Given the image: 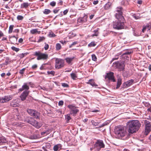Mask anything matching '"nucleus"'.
Listing matches in <instances>:
<instances>
[{
	"label": "nucleus",
	"mask_w": 151,
	"mask_h": 151,
	"mask_svg": "<svg viewBox=\"0 0 151 151\" xmlns=\"http://www.w3.org/2000/svg\"><path fill=\"white\" fill-rule=\"evenodd\" d=\"M51 147V145L50 143H47L46 144L45 147L49 149Z\"/></svg>",
	"instance_id": "50"
},
{
	"label": "nucleus",
	"mask_w": 151,
	"mask_h": 151,
	"mask_svg": "<svg viewBox=\"0 0 151 151\" xmlns=\"http://www.w3.org/2000/svg\"><path fill=\"white\" fill-rule=\"evenodd\" d=\"M64 61L63 60L60 59H56L55 60V68L58 69L61 68L64 66Z\"/></svg>",
	"instance_id": "7"
},
{
	"label": "nucleus",
	"mask_w": 151,
	"mask_h": 151,
	"mask_svg": "<svg viewBox=\"0 0 151 151\" xmlns=\"http://www.w3.org/2000/svg\"><path fill=\"white\" fill-rule=\"evenodd\" d=\"M96 45L94 42H92L88 45V46L89 47H94L96 46Z\"/></svg>",
	"instance_id": "36"
},
{
	"label": "nucleus",
	"mask_w": 151,
	"mask_h": 151,
	"mask_svg": "<svg viewBox=\"0 0 151 151\" xmlns=\"http://www.w3.org/2000/svg\"><path fill=\"white\" fill-rule=\"evenodd\" d=\"M134 81L133 79H130L127 82L124 83L123 85V88H127V87L130 86L133 83Z\"/></svg>",
	"instance_id": "15"
},
{
	"label": "nucleus",
	"mask_w": 151,
	"mask_h": 151,
	"mask_svg": "<svg viewBox=\"0 0 151 151\" xmlns=\"http://www.w3.org/2000/svg\"><path fill=\"white\" fill-rule=\"evenodd\" d=\"M60 42H61L63 45H64V44H66V42L65 41H63V40L60 41Z\"/></svg>",
	"instance_id": "63"
},
{
	"label": "nucleus",
	"mask_w": 151,
	"mask_h": 151,
	"mask_svg": "<svg viewBox=\"0 0 151 151\" xmlns=\"http://www.w3.org/2000/svg\"><path fill=\"white\" fill-rule=\"evenodd\" d=\"M64 104L63 101H60L58 102L59 106H62Z\"/></svg>",
	"instance_id": "51"
},
{
	"label": "nucleus",
	"mask_w": 151,
	"mask_h": 151,
	"mask_svg": "<svg viewBox=\"0 0 151 151\" xmlns=\"http://www.w3.org/2000/svg\"><path fill=\"white\" fill-rule=\"evenodd\" d=\"M37 67V65L36 64H35L33 65L32 67V68L33 69H35Z\"/></svg>",
	"instance_id": "52"
},
{
	"label": "nucleus",
	"mask_w": 151,
	"mask_h": 151,
	"mask_svg": "<svg viewBox=\"0 0 151 151\" xmlns=\"http://www.w3.org/2000/svg\"><path fill=\"white\" fill-rule=\"evenodd\" d=\"M133 17L135 19H137L140 18V17L139 16H136L135 14H133L132 15Z\"/></svg>",
	"instance_id": "53"
},
{
	"label": "nucleus",
	"mask_w": 151,
	"mask_h": 151,
	"mask_svg": "<svg viewBox=\"0 0 151 151\" xmlns=\"http://www.w3.org/2000/svg\"><path fill=\"white\" fill-rule=\"evenodd\" d=\"M5 63H6V65H7L10 62L9 58V57H6V59Z\"/></svg>",
	"instance_id": "43"
},
{
	"label": "nucleus",
	"mask_w": 151,
	"mask_h": 151,
	"mask_svg": "<svg viewBox=\"0 0 151 151\" xmlns=\"http://www.w3.org/2000/svg\"><path fill=\"white\" fill-rule=\"evenodd\" d=\"M129 4L128 0H123L121 2V4L124 5H127Z\"/></svg>",
	"instance_id": "32"
},
{
	"label": "nucleus",
	"mask_w": 151,
	"mask_h": 151,
	"mask_svg": "<svg viewBox=\"0 0 151 151\" xmlns=\"http://www.w3.org/2000/svg\"><path fill=\"white\" fill-rule=\"evenodd\" d=\"M14 25H11L9 26V30L8 31V32L10 34L12 32V30L13 29V27H14Z\"/></svg>",
	"instance_id": "29"
},
{
	"label": "nucleus",
	"mask_w": 151,
	"mask_h": 151,
	"mask_svg": "<svg viewBox=\"0 0 151 151\" xmlns=\"http://www.w3.org/2000/svg\"><path fill=\"white\" fill-rule=\"evenodd\" d=\"M34 55L37 56V59L38 60H46L48 58V55L47 54L42 53L39 51L35 52Z\"/></svg>",
	"instance_id": "4"
},
{
	"label": "nucleus",
	"mask_w": 151,
	"mask_h": 151,
	"mask_svg": "<svg viewBox=\"0 0 151 151\" xmlns=\"http://www.w3.org/2000/svg\"><path fill=\"white\" fill-rule=\"evenodd\" d=\"M70 76L71 78L74 80H76L77 78V72L72 73L70 74Z\"/></svg>",
	"instance_id": "23"
},
{
	"label": "nucleus",
	"mask_w": 151,
	"mask_h": 151,
	"mask_svg": "<svg viewBox=\"0 0 151 151\" xmlns=\"http://www.w3.org/2000/svg\"><path fill=\"white\" fill-rule=\"evenodd\" d=\"M6 140L4 138L1 137H0V143H5L6 142Z\"/></svg>",
	"instance_id": "33"
},
{
	"label": "nucleus",
	"mask_w": 151,
	"mask_h": 151,
	"mask_svg": "<svg viewBox=\"0 0 151 151\" xmlns=\"http://www.w3.org/2000/svg\"><path fill=\"white\" fill-rule=\"evenodd\" d=\"M123 10L121 7H118L115 11V17L117 19L113 22V28L118 30L124 28L125 19L123 15Z\"/></svg>",
	"instance_id": "1"
},
{
	"label": "nucleus",
	"mask_w": 151,
	"mask_h": 151,
	"mask_svg": "<svg viewBox=\"0 0 151 151\" xmlns=\"http://www.w3.org/2000/svg\"><path fill=\"white\" fill-rule=\"evenodd\" d=\"M68 108L70 109V114H72L73 116H75L79 110L76 109V107L72 105H69L68 106Z\"/></svg>",
	"instance_id": "8"
},
{
	"label": "nucleus",
	"mask_w": 151,
	"mask_h": 151,
	"mask_svg": "<svg viewBox=\"0 0 151 151\" xmlns=\"http://www.w3.org/2000/svg\"><path fill=\"white\" fill-rule=\"evenodd\" d=\"M111 3L110 2H108L104 6V8L105 10L109 9L111 7Z\"/></svg>",
	"instance_id": "22"
},
{
	"label": "nucleus",
	"mask_w": 151,
	"mask_h": 151,
	"mask_svg": "<svg viewBox=\"0 0 151 151\" xmlns=\"http://www.w3.org/2000/svg\"><path fill=\"white\" fill-rule=\"evenodd\" d=\"M132 52L131 51L130 52H125V53H124L123 54V55H130V54H131Z\"/></svg>",
	"instance_id": "55"
},
{
	"label": "nucleus",
	"mask_w": 151,
	"mask_h": 151,
	"mask_svg": "<svg viewBox=\"0 0 151 151\" xmlns=\"http://www.w3.org/2000/svg\"><path fill=\"white\" fill-rule=\"evenodd\" d=\"M13 51H15L16 52H18L19 51L20 49L19 48H17L13 46L11 47Z\"/></svg>",
	"instance_id": "37"
},
{
	"label": "nucleus",
	"mask_w": 151,
	"mask_h": 151,
	"mask_svg": "<svg viewBox=\"0 0 151 151\" xmlns=\"http://www.w3.org/2000/svg\"><path fill=\"white\" fill-rule=\"evenodd\" d=\"M45 45L44 46V48L45 50H48L49 48V46L48 44L46 43H45Z\"/></svg>",
	"instance_id": "48"
},
{
	"label": "nucleus",
	"mask_w": 151,
	"mask_h": 151,
	"mask_svg": "<svg viewBox=\"0 0 151 151\" xmlns=\"http://www.w3.org/2000/svg\"><path fill=\"white\" fill-rule=\"evenodd\" d=\"M23 18L24 17L22 16L19 15H18L17 17V19L19 20H22L23 19Z\"/></svg>",
	"instance_id": "41"
},
{
	"label": "nucleus",
	"mask_w": 151,
	"mask_h": 151,
	"mask_svg": "<svg viewBox=\"0 0 151 151\" xmlns=\"http://www.w3.org/2000/svg\"><path fill=\"white\" fill-rule=\"evenodd\" d=\"M29 89V86L27 85L26 83H24V85L22 86L21 88L19 89V91H22L24 90L27 91Z\"/></svg>",
	"instance_id": "18"
},
{
	"label": "nucleus",
	"mask_w": 151,
	"mask_h": 151,
	"mask_svg": "<svg viewBox=\"0 0 151 151\" xmlns=\"http://www.w3.org/2000/svg\"><path fill=\"white\" fill-rule=\"evenodd\" d=\"M99 28H97L96 30H95L93 32H94V34H93L92 35V36H97L99 35V32L98 31L99 30Z\"/></svg>",
	"instance_id": "27"
},
{
	"label": "nucleus",
	"mask_w": 151,
	"mask_h": 151,
	"mask_svg": "<svg viewBox=\"0 0 151 151\" xmlns=\"http://www.w3.org/2000/svg\"><path fill=\"white\" fill-rule=\"evenodd\" d=\"M151 24L149 23V24H147V25L145 27V28L146 29H147L148 30L150 29L151 28Z\"/></svg>",
	"instance_id": "42"
},
{
	"label": "nucleus",
	"mask_w": 151,
	"mask_h": 151,
	"mask_svg": "<svg viewBox=\"0 0 151 151\" xmlns=\"http://www.w3.org/2000/svg\"><path fill=\"white\" fill-rule=\"evenodd\" d=\"M86 19L87 17L86 16L78 18L77 19L78 23L81 24L86 22L87 21Z\"/></svg>",
	"instance_id": "16"
},
{
	"label": "nucleus",
	"mask_w": 151,
	"mask_h": 151,
	"mask_svg": "<svg viewBox=\"0 0 151 151\" xmlns=\"http://www.w3.org/2000/svg\"><path fill=\"white\" fill-rule=\"evenodd\" d=\"M73 58H65V60L66 62L68 63H71V61L72 60Z\"/></svg>",
	"instance_id": "38"
},
{
	"label": "nucleus",
	"mask_w": 151,
	"mask_h": 151,
	"mask_svg": "<svg viewBox=\"0 0 151 151\" xmlns=\"http://www.w3.org/2000/svg\"><path fill=\"white\" fill-rule=\"evenodd\" d=\"M45 65V64H43V65H42L40 67V69L41 70H43V69H44L45 68H44V65Z\"/></svg>",
	"instance_id": "61"
},
{
	"label": "nucleus",
	"mask_w": 151,
	"mask_h": 151,
	"mask_svg": "<svg viewBox=\"0 0 151 151\" xmlns=\"http://www.w3.org/2000/svg\"><path fill=\"white\" fill-rule=\"evenodd\" d=\"M48 132L49 131L48 130H47V131H46L45 132H42L41 133V134L42 135H44L46 133L47 134Z\"/></svg>",
	"instance_id": "59"
},
{
	"label": "nucleus",
	"mask_w": 151,
	"mask_h": 151,
	"mask_svg": "<svg viewBox=\"0 0 151 151\" xmlns=\"http://www.w3.org/2000/svg\"><path fill=\"white\" fill-rule=\"evenodd\" d=\"M62 86L63 87H68L69 85L67 83H62Z\"/></svg>",
	"instance_id": "49"
},
{
	"label": "nucleus",
	"mask_w": 151,
	"mask_h": 151,
	"mask_svg": "<svg viewBox=\"0 0 151 151\" xmlns=\"http://www.w3.org/2000/svg\"><path fill=\"white\" fill-rule=\"evenodd\" d=\"M56 4V3L55 1H52L50 3V5L52 6H55Z\"/></svg>",
	"instance_id": "47"
},
{
	"label": "nucleus",
	"mask_w": 151,
	"mask_h": 151,
	"mask_svg": "<svg viewBox=\"0 0 151 151\" xmlns=\"http://www.w3.org/2000/svg\"><path fill=\"white\" fill-rule=\"evenodd\" d=\"M114 64L116 68L119 69L120 71H122L124 69V65L123 63L116 62Z\"/></svg>",
	"instance_id": "12"
},
{
	"label": "nucleus",
	"mask_w": 151,
	"mask_h": 151,
	"mask_svg": "<svg viewBox=\"0 0 151 151\" xmlns=\"http://www.w3.org/2000/svg\"><path fill=\"white\" fill-rule=\"evenodd\" d=\"M91 123H92L93 125L94 126H96L98 125L99 124V122H96L94 120H92L91 121Z\"/></svg>",
	"instance_id": "35"
},
{
	"label": "nucleus",
	"mask_w": 151,
	"mask_h": 151,
	"mask_svg": "<svg viewBox=\"0 0 151 151\" xmlns=\"http://www.w3.org/2000/svg\"><path fill=\"white\" fill-rule=\"evenodd\" d=\"M61 48V46L60 44L59 43L56 44V49L57 50H60Z\"/></svg>",
	"instance_id": "30"
},
{
	"label": "nucleus",
	"mask_w": 151,
	"mask_h": 151,
	"mask_svg": "<svg viewBox=\"0 0 151 151\" xmlns=\"http://www.w3.org/2000/svg\"><path fill=\"white\" fill-rule=\"evenodd\" d=\"M94 147H95L100 150L101 148H104L105 147V145L102 140H98L94 144Z\"/></svg>",
	"instance_id": "10"
},
{
	"label": "nucleus",
	"mask_w": 151,
	"mask_h": 151,
	"mask_svg": "<svg viewBox=\"0 0 151 151\" xmlns=\"http://www.w3.org/2000/svg\"><path fill=\"white\" fill-rule=\"evenodd\" d=\"M4 36V34L1 31H0V38H1V37Z\"/></svg>",
	"instance_id": "58"
},
{
	"label": "nucleus",
	"mask_w": 151,
	"mask_h": 151,
	"mask_svg": "<svg viewBox=\"0 0 151 151\" xmlns=\"http://www.w3.org/2000/svg\"><path fill=\"white\" fill-rule=\"evenodd\" d=\"M27 121V123L31 124L37 129H39L41 127L42 125L40 124L32 118L30 117Z\"/></svg>",
	"instance_id": "5"
},
{
	"label": "nucleus",
	"mask_w": 151,
	"mask_h": 151,
	"mask_svg": "<svg viewBox=\"0 0 151 151\" xmlns=\"http://www.w3.org/2000/svg\"><path fill=\"white\" fill-rule=\"evenodd\" d=\"M65 119L67 123L69 122V120L71 119V118L69 114H67L65 116Z\"/></svg>",
	"instance_id": "28"
},
{
	"label": "nucleus",
	"mask_w": 151,
	"mask_h": 151,
	"mask_svg": "<svg viewBox=\"0 0 151 151\" xmlns=\"http://www.w3.org/2000/svg\"><path fill=\"white\" fill-rule=\"evenodd\" d=\"M17 38L14 36H12L10 38V41L11 43L14 44H16L17 42Z\"/></svg>",
	"instance_id": "17"
},
{
	"label": "nucleus",
	"mask_w": 151,
	"mask_h": 151,
	"mask_svg": "<svg viewBox=\"0 0 151 151\" xmlns=\"http://www.w3.org/2000/svg\"><path fill=\"white\" fill-rule=\"evenodd\" d=\"M25 68H23L20 70V71L19 72V73L20 74L22 75L24 74V72L25 71Z\"/></svg>",
	"instance_id": "46"
},
{
	"label": "nucleus",
	"mask_w": 151,
	"mask_h": 151,
	"mask_svg": "<svg viewBox=\"0 0 151 151\" xmlns=\"http://www.w3.org/2000/svg\"><path fill=\"white\" fill-rule=\"evenodd\" d=\"M59 9H55L53 10V12L55 14H56L58 13V12L59 11Z\"/></svg>",
	"instance_id": "60"
},
{
	"label": "nucleus",
	"mask_w": 151,
	"mask_h": 151,
	"mask_svg": "<svg viewBox=\"0 0 151 151\" xmlns=\"http://www.w3.org/2000/svg\"><path fill=\"white\" fill-rule=\"evenodd\" d=\"M147 111H149L151 113V106H150V108H148L147 109Z\"/></svg>",
	"instance_id": "64"
},
{
	"label": "nucleus",
	"mask_w": 151,
	"mask_h": 151,
	"mask_svg": "<svg viewBox=\"0 0 151 151\" xmlns=\"http://www.w3.org/2000/svg\"><path fill=\"white\" fill-rule=\"evenodd\" d=\"M99 1L97 0L96 1H93V4L94 5H96L98 3Z\"/></svg>",
	"instance_id": "57"
},
{
	"label": "nucleus",
	"mask_w": 151,
	"mask_h": 151,
	"mask_svg": "<svg viewBox=\"0 0 151 151\" xmlns=\"http://www.w3.org/2000/svg\"><path fill=\"white\" fill-rule=\"evenodd\" d=\"M92 60L94 61H96L97 60V58L95 55H92Z\"/></svg>",
	"instance_id": "44"
},
{
	"label": "nucleus",
	"mask_w": 151,
	"mask_h": 151,
	"mask_svg": "<svg viewBox=\"0 0 151 151\" xmlns=\"http://www.w3.org/2000/svg\"><path fill=\"white\" fill-rule=\"evenodd\" d=\"M108 124V123L107 122H105L103 123L99 127V128H101L107 125Z\"/></svg>",
	"instance_id": "40"
},
{
	"label": "nucleus",
	"mask_w": 151,
	"mask_h": 151,
	"mask_svg": "<svg viewBox=\"0 0 151 151\" xmlns=\"http://www.w3.org/2000/svg\"><path fill=\"white\" fill-rule=\"evenodd\" d=\"M48 36L50 37H52L56 36V35L52 32L51 31L49 32Z\"/></svg>",
	"instance_id": "31"
},
{
	"label": "nucleus",
	"mask_w": 151,
	"mask_h": 151,
	"mask_svg": "<svg viewBox=\"0 0 151 151\" xmlns=\"http://www.w3.org/2000/svg\"><path fill=\"white\" fill-rule=\"evenodd\" d=\"M122 79L120 77H119L118 78L116 84V89H118L120 87L122 84Z\"/></svg>",
	"instance_id": "21"
},
{
	"label": "nucleus",
	"mask_w": 151,
	"mask_h": 151,
	"mask_svg": "<svg viewBox=\"0 0 151 151\" xmlns=\"http://www.w3.org/2000/svg\"><path fill=\"white\" fill-rule=\"evenodd\" d=\"M27 111L28 113L31 116H33L37 119H39V114L37 111L30 109L27 110Z\"/></svg>",
	"instance_id": "9"
},
{
	"label": "nucleus",
	"mask_w": 151,
	"mask_h": 151,
	"mask_svg": "<svg viewBox=\"0 0 151 151\" xmlns=\"http://www.w3.org/2000/svg\"><path fill=\"white\" fill-rule=\"evenodd\" d=\"M51 12V11L49 9H45L43 12V13L45 14H47Z\"/></svg>",
	"instance_id": "34"
},
{
	"label": "nucleus",
	"mask_w": 151,
	"mask_h": 151,
	"mask_svg": "<svg viewBox=\"0 0 151 151\" xmlns=\"http://www.w3.org/2000/svg\"><path fill=\"white\" fill-rule=\"evenodd\" d=\"M68 10L67 9L65 10L63 12V14L64 15H65L67 14L68 12Z\"/></svg>",
	"instance_id": "56"
},
{
	"label": "nucleus",
	"mask_w": 151,
	"mask_h": 151,
	"mask_svg": "<svg viewBox=\"0 0 151 151\" xmlns=\"http://www.w3.org/2000/svg\"><path fill=\"white\" fill-rule=\"evenodd\" d=\"M45 39V38L44 37H40L39 39V41H42L43 40H44Z\"/></svg>",
	"instance_id": "62"
},
{
	"label": "nucleus",
	"mask_w": 151,
	"mask_h": 151,
	"mask_svg": "<svg viewBox=\"0 0 151 151\" xmlns=\"http://www.w3.org/2000/svg\"><path fill=\"white\" fill-rule=\"evenodd\" d=\"M10 105L13 107H16L19 106V104L16 100H13L10 103Z\"/></svg>",
	"instance_id": "20"
},
{
	"label": "nucleus",
	"mask_w": 151,
	"mask_h": 151,
	"mask_svg": "<svg viewBox=\"0 0 151 151\" xmlns=\"http://www.w3.org/2000/svg\"><path fill=\"white\" fill-rule=\"evenodd\" d=\"M105 78H108L109 80L112 81L113 82L115 81V80L114 78V73L112 72L107 73L105 76Z\"/></svg>",
	"instance_id": "11"
},
{
	"label": "nucleus",
	"mask_w": 151,
	"mask_h": 151,
	"mask_svg": "<svg viewBox=\"0 0 151 151\" xmlns=\"http://www.w3.org/2000/svg\"><path fill=\"white\" fill-rule=\"evenodd\" d=\"M61 145L60 144H57L55 145L53 147V149L54 151H57L59 148H61Z\"/></svg>",
	"instance_id": "24"
},
{
	"label": "nucleus",
	"mask_w": 151,
	"mask_h": 151,
	"mask_svg": "<svg viewBox=\"0 0 151 151\" xmlns=\"http://www.w3.org/2000/svg\"><path fill=\"white\" fill-rule=\"evenodd\" d=\"M144 123L145 125V134L147 135L151 131V123L147 120H145Z\"/></svg>",
	"instance_id": "6"
},
{
	"label": "nucleus",
	"mask_w": 151,
	"mask_h": 151,
	"mask_svg": "<svg viewBox=\"0 0 151 151\" xmlns=\"http://www.w3.org/2000/svg\"><path fill=\"white\" fill-rule=\"evenodd\" d=\"M141 124L138 120H133L128 122L127 127L129 133H133L138 131L140 128Z\"/></svg>",
	"instance_id": "2"
},
{
	"label": "nucleus",
	"mask_w": 151,
	"mask_h": 151,
	"mask_svg": "<svg viewBox=\"0 0 151 151\" xmlns=\"http://www.w3.org/2000/svg\"><path fill=\"white\" fill-rule=\"evenodd\" d=\"M47 73L48 75H52L53 76H54L55 74V72L54 71L52 70L50 71H47Z\"/></svg>",
	"instance_id": "39"
},
{
	"label": "nucleus",
	"mask_w": 151,
	"mask_h": 151,
	"mask_svg": "<svg viewBox=\"0 0 151 151\" xmlns=\"http://www.w3.org/2000/svg\"><path fill=\"white\" fill-rule=\"evenodd\" d=\"M115 132L119 137H124L127 133L124 127L122 126H117L115 129Z\"/></svg>",
	"instance_id": "3"
},
{
	"label": "nucleus",
	"mask_w": 151,
	"mask_h": 151,
	"mask_svg": "<svg viewBox=\"0 0 151 151\" xmlns=\"http://www.w3.org/2000/svg\"><path fill=\"white\" fill-rule=\"evenodd\" d=\"M87 83L88 84H89L93 86H94L95 87H96L98 86V85L95 83L94 80L92 79L89 80L87 82Z\"/></svg>",
	"instance_id": "19"
},
{
	"label": "nucleus",
	"mask_w": 151,
	"mask_h": 151,
	"mask_svg": "<svg viewBox=\"0 0 151 151\" xmlns=\"http://www.w3.org/2000/svg\"><path fill=\"white\" fill-rule=\"evenodd\" d=\"M29 93V91H24L20 96L21 100L22 101L25 100L28 95Z\"/></svg>",
	"instance_id": "14"
},
{
	"label": "nucleus",
	"mask_w": 151,
	"mask_h": 151,
	"mask_svg": "<svg viewBox=\"0 0 151 151\" xmlns=\"http://www.w3.org/2000/svg\"><path fill=\"white\" fill-rule=\"evenodd\" d=\"M119 58V57L117 56H116L114 58H112V60H111V63H112L113 61L115 60H117Z\"/></svg>",
	"instance_id": "54"
},
{
	"label": "nucleus",
	"mask_w": 151,
	"mask_h": 151,
	"mask_svg": "<svg viewBox=\"0 0 151 151\" xmlns=\"http://www.w3.org/2000/svg\"><path fill=\"white\" fill-rule=\"evenodd\" d=\"M78 43V42L77 41H75L73 42L71 45H69V47L71 48L73 46L75 45Z\"/></svg>",
	"instance_id": "45"
},
{
	"label": "nucleus",
	"mask_w": 151,
	"mask_h": 151,
	"mask_svg": "<svg viewBox=\"0 0 151 151\" xmlns=\"http://www.w3.org/2000/svg\"><path fill=\"white\" fill-rule=\"evenodd\" d=\"M30 32L32 34H35L37 33L39 34L40 33V31H38L36 29H34L31 30Z\"/></svg>",
	"instance_id": "26"
},
{
	"label": "nucleus",
	"mask_w": 151,
	"mask_h": 151,
	"mask_svg": "<svg viewBox=\"0 0 151 151\" xmlns=\"http://www.w3.org/2000/svg\"><path fill=\"white\" fill-rule=\"evenodd\" d=\"M12 99V97L11 96H5L4 97H2L1 99H0V103H2L7 102Z\"/></svg>",
	"instance_id": "13"
},
{
	"label": "nucleus",
	"mask_w": 151,
	"mask_h": 151,
	"mask_svg": "<svg viewBox=\"0 0 151 151\" xmlns=\"http://www.w3.org/2000/svg\"><path fill=\"white\" fill-rule=\"evenodd\" d=\"M29 5V4L27 2L24 3L21 5V8H27Z\"/></svg>",
	"instance_id": "25"
}]
</instances>
